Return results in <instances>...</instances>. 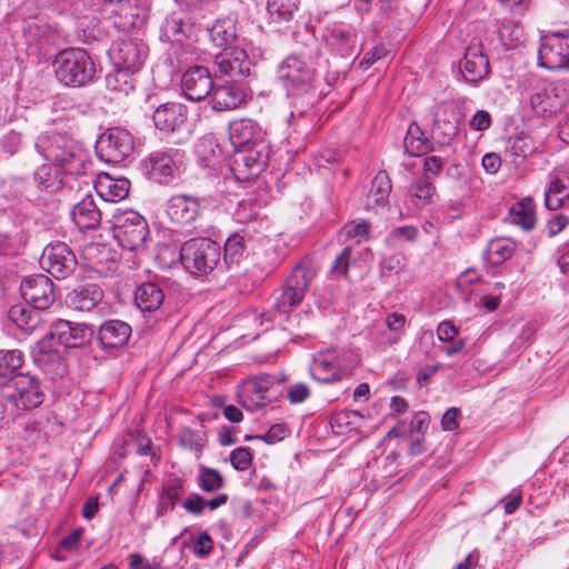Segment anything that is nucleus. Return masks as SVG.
<instances>
[{
	"mask_svg": "<svg viewBox=\"0 0 569 569\" xmlns=\"http://www.w3.org/2000/svg\"><path fill=\"white\" fill-rule=\"evenodd\" d=\"M499 37L507 49L516 48L523 38V28L512 20H505L499 27Z\"/></svg>",
	"mask_w": 569,
	"mask_h": 569,
	"instance_id": "a18cd8bd",
	"label": "nucleus"
},
{
	"mask_svg": "<svg viewBox=\"0 0 569 569\" xmlns=\"http://www.w3.org/2000/svg\"><path fill=\"white\" fill-rule=\"evenodd\" d=\"M538 63L549 70L569 69V33H551L542 37L538 50Z\"/></svg>",
	"mask_w": 569,
	"mask_h": 569,
	"instance_id": "ddd939ff",
	"label": "nucleus"
},
{
	"mask_svg": "<svg viewBox=\"0 0 569 569\" xmlns=\"http://www.w3.org/2000/svg\"><path fill=\"white\" fill-rule=\"evenodd\" d=\"M369 230L370 224L363 219H358L345 224L339 237L340 239L345 238V240H353L356 243H361L369 239Z\"/></svg>",
	"mask_w": 569,
	"mask_h": 569,
	"instance_id": "49530a36",
	"label": "nucleus"
},
{
	"mask_svg": "<svg viewBox=\"0 0 569 569\" xmlns=\"http://www.w3.org/2000/svg\"><path fill=\"white\" fill-rule=\"evenodd\" d=\"M511 153L515 157L526 159L535 150L532 142L526 137H517L510 144Z\"/></svg>",
	"mask_w": 569,
	"mask_h": 569,
	"instance_id": "864d4df0",
	"label": "nucleus"
},
{
	"mask_svg": "<svg viewBox=\"0 0 569 569\" xmlns=\"http://www.w3.org/2000/svg\"><path fill=\"white\" fill-rule=\"evenodd\" d=\"M162 37L171 42H182L188 37L186 24L177 16L168 17L161 27Z\"/></svg>",
	"mask_w": 569,
	"mask_h": 569,
	"instance_id": "de8ad7c7",
	"label": "nucleus"
},
{
	"mask_svg": "<svg viewBox=\"0 0 569 569\" xmlns=\"http://www.w3.org/2000/svg\"><path fill=\"white\" fill-rule=\"evenodd\" d=\"M179 260L190 274L208 276L220 266L221 248L209 238L190 239L181 246Z\"/></svg>",
	"mask_w": 569,
	"mask_h": 569,
	"instance_id": "39448f33",
	"label": "nucleus"
},
{
	"mask_svg": "<svg viewBox=\"0 0 569 569\" xmlns=\"http://www.w3.org/2000/svg\"><path fill=\"white\" fill-rule=\"evenodd\" d=\"M469 126L472 130L483 131L491 126V116L486 110L477 111L469 121Z\"/></svg>",
	"mask_w": 569,
	"mask_h": 569,
	"instance_id": "680f3d73",
	"label": "nucleus"
},
{
	"mask_svg": "<svg viewBox=\"0 0 569 569\" xmlns=\"http://www.w3.org/2000/svg\"><path fill=\"white\" fill-rule=\"evenodd\" d=\"M36 150L64 174H81L88 162V153L81 143L66 133L46 132L34 142Z\"/></svg>",
	"mask_w": 569,
	"mask_h": 569,
	"instance_id": "7ed1b4c3",
	"label": "nucleus"
},
{
	"mask_svg": "<svg viewBox=\"0 0 569 569\" xmlns=\"http://www.w3.org/2000/svg\"><path fill=\"white\" fill-rule=\"evenodd\" d=\"M63 174L64 173L61 172L58 167L53 169L49 164H42L34 172V180L41 190L48 192L49 194H53L62 189L64 184L62 179Z\"/></svg>",
	"mask_w": 569,
	"mask_h": 569,
	"instance_id": "c9c22d12",
	"label": "nucleus"
},
{
	"mask_svg": "<svg viewBox=\"0 0 569 569\" xmlns=\"http://www.w3.org/2000/svg\"><path fill=\"white\" fill-rule=\"evenodd\" d=\"M230 462L238 471L249 469L252 463V451L247 447L236 448L230 455Z\"/></svg>",
	"mask_w": 569,
	"mask_h": 569,
	"instance_id": "3c124183",
	"label": "nucleus"
},
{
	"mask_svg": "<svg viewBox=\"0 0 569 569\" xmlns=\"http://www.w3.org/2000/svg\"><path fill=\"white\" fill-rule=\"evenodd\" d=\"M1 392L17 416L19 411L36 408L43 401L40 381L30 373H17Z\"/></svg>",
	"mask_w": 569,
	"mask_h": 569,
	"instance_id": "6e6552de",
	"label": "nucleus"
},
{
	"mask_svg": "<svg viewBox=\"0 0 569 569\" xmlns=\"http://www.w3.org/2000/svg\"><path fill=\"white\" fill-rule=\"evenodd\" d=\"M289 435V429L284 423H276L260 438L267 443H276L283 440Z\"/></svg>",
	"mask_w": 569,
	"mask_h": 569,
	"instance_id": "bf43d9fd",
	"label": "nucleus"
},
{
	"mask_svg": "<svg viewBox=\"0 0 569 569\" xmlns=\"http://www.w3.org/2000/svg\"><path fill=\"white\" fill-rule=\"evenodd\" d=\"M71 213L87 214V213H101V211L94 203L93 196L87 194L86 197H83V199L81 201H79L78 203H76L73 206Z\"/></svg>",
	"mask_w": 569,
	"mask_h": 569,
	"instance_id": "e2e57ef3",
	"label": "nucleus"
},
{
	"mask_svg": "<svg viewBox=\"0 0 569 569\" xmlns=\"http://www.w3.org/2000/svg\"><path fill=\"white\" fill-rule=\"evenodd\" d=\"M219 79L244 82L251 76L252 62L248 53L240 48H232L214 57Z\"/></svg>",
	"mask_w": 569,
	"mask_h": 569,
	"instance_id": "2eb2a0df",
	"label": "nucleus"
},
{
	"mask_svg": "<svg viewBox=\"0 0 569 569\" xmlns=\"http://www.w3.org/2000/svg\"><path fill=\"white\" fill-rule=\"evenodd\" d=\"M179 443L181 447L200 452L203 447V440L199 433L191 428H183L180 432Z\"/></svg>",
	"mask_w": 569,
	"mask_h": 569,
	"instance_id": "603ef678",
	"label": "nucleus"
},
{
	"mask_svg": "<svg viewBox=\"0 0 569 569\" xmlns=\"http://www.w3.org/2000/svg\"><path fill=\"white\" fill-rule=\"evenodd\" d=\"M516 250V244L509 238L491 240L486 249L485 259L492 266H499L510 259Z\"/></svg>",
	"mask_w": 569,
	"mask_h": 569,
	"instance_id": "e433bc0d",
	"label": "nucleus"
},
{
	"mask_svg": "<svg viewBox=\"0 0 569 569\" xmlns=\"http://www.w3.org/2000/svg\"><path fill=\"white\" fill-rule=\"evenodd\" d=\"M71 221L81 233L94 231L100 228L108 230V227L101 223V216H71Z\"/></svg>",
	"mask_w": 569,
	"mask_h": 569,
	"instance_id": "8fccbe9b",
	"label": "nucleus"
},
{
	"mask_svg": "<svg viewBox=\"0 0 569 569\" xmlns=\"http://www.w3.org/2000/svg\"><path fill=\"white\" fill-rule=\"evenodd\" d=\"M351 247L343 248L340 254L335 259L333 264L331 267V272H333L338 277L346 276L348 273L349 259L351 257Z\"/></svg>",
	"mask_w": 569,
	"mask_h": 569,
	"instance_id": "6e6d98bb",
	"label": "nucleus"
},
{
	"mask_svg": "<svg viewBox=\"0 0 569 569\" xmlns=\"http://www.w3.org/2000/svg\"><path fill=\"white\" fill-rule=\"evenodd\" d=\"M403 148L406 153L420 157L431 150V142L425 137L420 127L416 122H412L403 139Z\"/></svg>",
	"mask_w": 569,
	"mask_h": 569,
	"instance_id": "4c0bfd02",
	"label": "nucleus"
},
{
	"mask_svg": "<svg viewBox=\"0 0 569 569\" xmlns=\"http://www.w3.org/2000/svg\"><path fill=\"white\" fill-rule=\"evenodd\" d=\"M187 108L177 102H167L159 106L152 116L154 126L163 132H176L187 121Z\"/></svg>",
	"mask_w": 569,
	"mask_h": 569,
	"instance_id": "b1692460",
	"label": "nucleus"
},
{
	"mask_svg": "<svg viewBox=\"0 0 569 569\" xmlns=\"http://www.w3.org/2000/svg\"><path fill=\"white\" fill-rule=\"evenodd\" d=\"M391 189L392 183L387 171H379L372 179L370 189L362 200V209L376 212L390 210Z\"/></svg>",
	"mask_w": 569,
	"mask_h": 569,
	"instance_id": "412c9836",
	"label": "nucleus"
},
{
	"mask_svg": "<svg viewBox=\"0 0 569 569\" xmlns=\"http://www.w3.org/2000/svg\"><path fill=\"white\" fill-rule=\"evenodd\" d=\"M506 513H513L522 503V493L520 490H512L509 497L502 499Z\"/></svg>",
	"mask_w": 569,
	"mask_h": 569,
	"instance_id": "338daca9",
	"label": "nucleus"
},
{
	"mask_svg": "<svg viewBox=\"0 0 569 569\" xmlns=\"http://www.w3.org/2000/svg\"><path fill=\"white\" fill-rule=\"evenodd\" d=\"M210 39L212 43L224 51L231 50L237 40V26L234 19L227 17L218 19L210 29Z\"/></svg>",
	"mask_w": 569,
	"mask_h": 569,
	"instance_id": "72a5a7b5",
	"label": "nucleus"
},
{
	"mask_svg": "<svg viewBox=\"0 0 569 569\" xmlns=\"http://www.w3.org/2000/svg\"><path fill=\"white\" fill-rule=\"evenodd\" d=\"M388 53L389 51L383 44H377L363 56L360 61V67L367 69L377 61L387 58Z\"/></svg>",
	"mask_w": 569,
	"mask_h": 569,
	"instance_id": "4d7b16f0",
	"label": "nucleus"
},
{
	"mask_svg": "<svg viewBox=\"0 0 569 569\" xmlns=\"http://www.w3.org/2000/svg\"><path fill=\"white\" fill-rule=\"evenodd\" d=\"M277 77L292 100L290 117H303L315 102L316 68L301 57L291 54L279 64Z\"/></svg>",
	"mask_w": 569,
	"mask_h": 569,
	"instance_id": "f03ea898",
	"label": "nucleus"
},
{
	"mask_svg": "<svg viewBox=\"0 0 569 569\" xmlns=\"http://www.w3.org/2000/svg\"><path fill=\"white\" fill-rule=\"evenodd\" d=\"M490 70L489 60L483 54L480 46L467 48L463 59L460 62V72L465 81L478 83L483 80Z\"/></svg>",
	"mask_w": 569,
	"mask_h": 569,
	"instance_id": "5701e85b",
	"label": "nucleus"
},
{
	"mask_svg": "<svg viewBox=\"0 0 569 569\" xmlns=\"http://www.w3.org/2000/svg\"><path fill=\"white\" fill-rule=\"evenodd\" d=\"M21 296L34 309L46 310L56 300L52 280L46 274H33L20 284Z\"/></svg>",
	"mask_w": 569,
	"mask_h": 569,
	"instance_id": "f3484780",
	"label": "nucleus"
},
{
	"mask_svg": "<svg viewBox=\"0 0 569 569\" xmlns=\"http://www.w3.org/2000/svg\"><path fill=\"white\" fill-rule=\"evenodd\" d=\"M158 260L162 268H172L180 262L179 252L170 247H163L158 254Z\"/></svg>",
	"mask_w": 569,
	"mask_h": 569,
	"instance_id": "0e129e2a",
	"label": "nucleus"
},
{
	"mask_svg": "<svg viewBox=\"0 0 569 569\" xmlns=\"http://www.w3.org/2000/svg\"><path fill=\"white\" fill-rule=\"evenodd\" d=\"M569 200V177L560 178L550 174L548 189L545 192V204L549 211L566 208V201Z\"/></svg>",
	"mask_w": 569,
	"mask_h": 569,
	"instance_id": "473e14b6",
	"label": "nucleus"
},
{
	"mask_svg": "<svg viewBox=\"0 0 569 569\" xmlns=\"http://www.w3.org/2000/svg\"><path fill=\"white\" fill-rule=\"evenodd\" d=\"M114 221H109L108 232L118 243L127 250H136L143 246L149 234L148 222L143 216L126 218L114 216Z\"/></svg>",
	"mask_w": 569,
	"mask_h": 569,
	"instance_id": "9b49d317",
	"label": "nucleus"
},
{
	"mask_svg": "<svg viewBox=\"0 0 569 569\" xmlns=\"http://www.w3.org/2000/svg\"><path fill=\"white\" fill-rule=\"evenodd\" d=\"M316 273L311 260L307 258L293 267L276 300V308L279 312L288 313L302 302Z\"/></svg>",
	"mask_w": 569,
	"mask_h": 569,
	"instance_id": "0eeeda50",
	"label": "nucleus"
},
{
	"mask_svg": "<svg viewBox=\"0 0 569 569\" xmlns=\"http://www.w3.org/2000/svg\"><path fill=\"white\" fill-rule=\"evenodd\" d=\"M102 289L96 283L80 284L67 297V302L76 310H90L102 299Z\"/></svg>",
	"mask_w": 569,
	"mask_h": 569,
	"instance_id": "7c9ffc66",
	"label": "nucleus"
},
{
	"mask_svg": "<svg viewBox=\"0 0 569 569\" xmlns=\"http://www.w3.org/2000/svg\"><path fill=\"white\" fill-rule=\"evenodd\" d=\"M132 74L129 70L114 68V71L106 77V86L109 90L129 94L134 90Z\"/></svg>",
	"mask_w": 569,
	"mask_h": 569,
	"instance_id": "37998d69",
	"label": "nucleus"
},
{
	"mask_svg": "<svg viewBox=\"0 0 569 569\" xmlns=\"http://www.w3.org/2000/svg\"><path fill=\"white\" fill-rule=\"evenodd\" d=\"M23 363V355L19 350H0V386L2 389L16 376Z\"/></svg>",
	"mask_w": 569,
	"mask_h": 569,
	"instance_id": "58836bf2",
	"label": "nucleus"
},
{
	"mask_svg": "<svg viewBox=\"0 0 569 569\" xmlns=\"http://www.w3.org/2000/svg\"><path fill=\"white\" fill-rule=\"evenodd\" d=\"M133 148L134 140L128 130L110 128L97 140L96 153L107 163H119L129 157Z\"/></svg>",
	"mask_w": 569,
	"mask_h": 569,
	"instance_id": "9d476101",
	"label": "nucleus"
},
{
	"mask_svg": "<svg viewBox=\"0 0 569 569\" xmlns=\"http://www.w3.org/2000/svg\"><path fill=\"white\" fill-rule=\"evenodd\" d=\"M41 310L26 303H16L8 310V318L22 332L30 335L40 329L43 323Z\"/></svg>",
	"mask_w": 569,
	"mask_h": 569,
	"instance_id": "a878e982",
	"label": "nucleus"
},
{
	"mask_svg": "<svg viewBox=\"0 0 569 569\" xmlns=\"http://www.w3.org/2000/svg\"><path fill=\"white\" fill-rule=\"evenodd\" d=\"M356 413L352 411H341L339 413H336L330 419V425L333 430H336L337 433L345 432V429L351 423L350 417L355 416Z\"/></svg>",
	"mask_w": 569,
	"mask_h": 569,
	"instance_id": "69168bd1",
	"label": "nucleus"
},
{
	"mask_svg": "<svg viewBox=\"0 0 569 569\" xmlns=\"http://www.w3.org/2000/svg\"><path fill=\"white\" fill-rule=\"evenodd\" d=\"M186 152L177 148H167L149 154L143 160V169L149 180L169 184L181 178L186 170Z\"/></svg>",
	"mask_w": 569,
	"mask_h": 569,
	"instance_id": "423d86ee",
	"label": "nucleus"
},
{
	"mask_svg": "<svg viewBox=\"0 0 569 569\" xmlns=\"http://www.w3.org/2000/svg\"><path fill=\"white\" fill-rule=\"evenodd\" d=\"M52 66L57 79L68 87H81L91 81L96 73L94 62L86 50L64 49L56 54Z\"/></svg>",
	"mask_w": 569,
	"mask_h": 569,
	"instance_id": "20e7f679",
	"label": "nucleus"
},
{
	"mask_svg": "<svg viewBox=\"0 0 569 569\" xmlns=\"http://www.w3.org/2000/svg\"><path fill=\"white\" fill-rule=\"evenodd\" d=\"M312 378L321 383H333L342 379V371L332 352H318L310 367Z\"/></svg>",
	"mask_w": 569,
	"mask_h": 569,
	"instance_id": "393cba45",
	"label": "nucleus"
},
{
	"mask_svg": "<svg viewBox=\"0 0 569 569\" xmlns=\"http://www.w3.org/2000/svg\"><path fill=\"white\" fill-rule=\"evenodd\" d=\"M163 299L162 289L153 282L142 283L134 292L136 305L141 311L151 312L157 310L162 305Z\"/></svg>",
	"mask_w": 569,
	"mask_h": 569,
	"instance_id": "f704fd0d",
	"label": "nucleus"
},
{
	"mask_svg": "<svg viewBox=\"0 0 569 569\" xmlns=\"http://www.w3.org/2000/svg\"><path fill=\"white\" fill-rule=\"evenodd\" d=\"M40 264L57 278H66L77 266V258L64 242L48 244L40 258Z\"/></svg>",
	"mask_w": 569,
	"mask_h": 569,
	"instance_id": "a211bd4d",
	"label": "nucleus"
},
{
	"mask_svg": "<svg viewBox=\"0 0 569 569\" xmlns=\"http://www.w3.org/2000/svg\"><path fill=\"white\" fill-rule=\"evenodd\" d=\"M249 96L246 82L221 80L213 86L210 104L214 111L234 110L242 106Z\"/></svg>",
	"mask_w": 569,
	"mask_h": 569,
	"instance_id": "6ab92c4d",
	"label": "nucleus"
},
{
	"mask_svg": "<svg viewBox=\"0 0 569 569\" xmlns=\"http://www.w3.org/2000/svg\"><path fill=\"white\" fill-rule=\"evenodd\" d=\"M213 86L211 73L203 66L189 68L181 79V90L191 101H201L211 96Z\"/></svg>",
	"mask_w": 569,
	"mask_h": 569,
	"instance_id": "aec40b11",
	"label": "nucleus"
},
{
	"mask_svg": "<svg viewBox=\"0 0 569 569\" xmlns=\"http://www.w3.org/2000/svg\"><path fill=\"white\" fill-rule=\"evenodd\" d=\"M299 8V0H268L267 9L277 22H289Z\"/></svg>",
	"mask_w": 569,
	"mask_h": 569,
	"instance_id": "ea45409f",
	"label": "nucleus"
},
{
	"mask_svg": "<svg viewBox=\"0 0 569 569\" xmlns=\"http://www.w3.org/2000/svg\"><path fill=\"white\" fill-rule=\"evenodd\" d=\"M402 258L400 256H391L388 259H385L380 264L381 276L386 279L390 278L393 272H397V269L401 264Z\"/></svg>",
	"mask_w": 569,
	"mask_h": 569,
	"instance_id": "774afa93",
	"label": "nucleus"
},
{
	"mask_svg": "<svg viewBox=\"0 0 569 569\" xmlns=\"http://www.w3.org/2000/svg\"><path fill=\"white\" fill-rule=\"evenodd\" d=\"M131 336V327L121 320H109L99 329V340L104 349L123 347Z\"/></svg>",
	"mask_w": 569,
	"mask_h": 569,
	"instance_id": "c85d7f7f",
	"label": "nucleus"
},
{
	"mask_svg": "<svg viewBox=\"0 0 569 569\" xmlns=\"http://www.w3.org/2000/svg\"><path fill=\"white\" fill-rule=\"evenodd\" d=\"M229 139L234 149H242L249 152L243 157L247 166L251 167L250 161H252L257 172L263 169L264 161H258L252 153L253 148L263 142V131L257 122L250 119H240L231 122Z\"/></svg>",
	"mask_w": 569,
	"mask_h": 569,
	"instance_id": "1a4fd4ad",
	"label": "nucleus"
},
{
	"mask_svg": "<svg viewBox=\"0 0 569 569\" xmlns=\"http://www.w3.org/2000/svg\"><path fill=\"white\" fill-rule=\"evenodd\" d=\"M273 378L270 376H259L249 378L241 382L238 390V398L241 406L254 411L272 401L270 393Z\"/></svg>",
	"mask_w": 569,
	"mask_h": 569,
	"instance_id": "dca6fc26",
	"label": "nucleus"
},
{
	"mask_svg": "<svg viewBox=\"0 0 569 569\" xmlns=\"http://www.w3.org/2000/svg\"><path fill=\"white\" fill-rule=\"evenodd\" d=\"M213 542L207 532H201L193 543V552L196 556L203 558L212 550Z\"/></svg>",
	"mask_w": 569,
	"mask_h": 569,
	"instance_id": "052dcab7",
	"label": "nucleus"
},
{
	"mask_svg": "<svg viewBox=\"0 0 569 569\" xmlns=\"http://www.w3.org/2000/svg\"><path fill=\"white\" fill-rule=\"evenodd\" d=\"M197 482L204 492H214L223 488L224 479L222 475L213 468L199 466Z\"/></svg>",
	"mask_w": 569,
	"mask_h": 569,
	"instance_id": "79ce46f5",
	"label": "nucleus"
},
{
	"mask_svg": "<svg viewBox=\"0 0 569 569\" xmlns=\"http://www.w3.org/2000/svg\"><path fill=\"white\" fill-rule=\"evenodd\" d=\"M433 197V186L427 180H421L412 187L410 202L416 210H429L426 206L432 203Z\"/></svg>",
	"mask_w": 569,
	"mask_h": 569,
	"instance_id": "c03bdc74",
	"label": "nucleus"
},
{
	"mask_svg": "<svg viewBox=\"0 0 569 569\" xmlns=\"http://www.w3.org/2000/svg\"><path fill=\"white\" fill-rule=\"evenodd\" d=\"M458 121L435 119L432 132L441 144H449L458 134Z\"/></svg>",
	"mask_w": 569,
	"mask_h": 569,
	"instance_id": "09e8293b",
	"label": "nucleus"
},
{
	"mask_svg": "<svg viewBox=\"0 0 569 569\" xmlns=\"http://www.w3.org/2000/svg\"><path fill=\"white\" fill-rule=\"evenodd\" d=\"M148 56L147 44L133 38H122L113 41L109 57L114 68H121L134 73L139 71Z\"/></svg>",
	"mask_w": 569,
	"mask_h": 569,
	"instance_id": "f8f14e48",
	"label": "nucleus"
},
{
	"mask_svg": "<svg viewBox=\"0 0 569 569\" xmlns=\"http://www.w3.org/2000/svg\"><path fill=\"white\" fill-rule=\"evenodd\" d=\"M529 103L537 114L556 112L561 106L557 88L546 80H538L532 86L529 92Z\"/></svg>",
	"mask_w": 569,
	"mask_h": 569,
	"instance_id": "4be33fe9",
	"label": "nucleus"
},
{
	"mask_svg": "<svg viewBox=\"0 0 569 569\" xmlns=\"http://www.w3.org/2000/svg\"><path fill=\"white\" fill-rule=\"evenodd\" d=\"M130 182L128 179H113L104 173L99 176L96 190L99 197L106 202H118L129 193Z\"/></svg>",
	"mask_w": 569,
	"mask_h": 569,
	"instance_id": "2f4dec72",
	"label": "nucleus"
},
{
	"mask_svg": "<svg viewBox=\"0 0 569 569\" xmlns=\"http://www.w3.org/2000/svg\"><path fill=\"white\" fill-rule=\"evenodd\" d=\"M184 481L179 477L172 476L163 481L157 506V515L162 517L167 512L172 511L176 503L184 495Z\"/></svg>",
	"mask_w": 569,
	"mask_h": 569,
	"instance_id": "c756f323",
	"label": "nucleus"
},
{
	"mask_svg": "<svg viewBox=\"0 0 569 569\" xmlns=\"http://www.w3.org/2000/svg\"><path fill=\"white\" fill-rule=\"evenodd\" d=\"M111 13L114 27L121 31L141 29L147 21V13L138 11L128 0L116 3Z\"/></svg>",
	"mask_w": 569,
	"mask_h": 569,
	"instance_id": "bb28decb",
	"label": "nucleus"
},
{
	"mask_svg": "<svg viewBox=\"0 0 569 569\" xmlns=\"http://www.w3.org/2000/svg\"><path fill=\"white\" fill-rule=\"evenodd\" d=\"M93 336L94 330L86 323L58 319L50 325L49 332L32 348L33 362L50 378L62 377L67 369L53 340L66 348H81L88 345Z\"/></svg>",
	"mask_w": 569,
	"mask_h": 569,
	"instance_id": "f257e3e1",
	"label": "nucleus"
},
{
	"mask_svg": "<svg viewBox=\"0 0 569 569\" xmlns=\"http://www.w3.org/2000/svg\"><path fill=\"white\" fill-rule=\"evenodd\" d=\"M129 569H161L160 563L153 559L151 562L141 553L129 555Z\"/></svg>",
	"mask_w": 569,
	"mask_h": 569,
	"instance_id": "13d9d810",
	"label": "nucleus"
},
{
	"mask_svg": "<svg viewBox=\"0 0 569 569\" xmlns=\"http://www.w3.org/2000/svg\"><path fill=\"white\" fill-rule=\"evenodd\" d=\"M247 251V241L240 233L229 236L224 242L223 261L227 264L239 263Z\"/></svg>",
	"mask_w": 569,
	"mask_h": 569,
	"instance_id": "a19ab883",
	"label": "nucleus"
},
{
	"mask_svg": "<svg viewBox=\"0 0 569 569\" xmlns=\"http://www.w3.org/2000/svg\"><path fill=\"white\" fill-rule=\"evenodd\" d=\"M212 200L198 198L187 193L171 196L167 201V213H198L199 211L216 210Z\"/></svg>",
	"mask_w": 569,
	"mask_h": 569,
	"instance_id": "cd10ccee",
	"label": "nucleus"
},
{
	"mask_svg": "<svg viewBox=\"0 0 569 569\" xmlns=\"http://www.w3.org/2000/svg\"><path fill=\"white\" fill-rule=\"evenodd\" d=\"M81 261L86 269L99 277H111L118 272L117 252L106 243L90 242L81 250Z\"/></svg>",
	"mask_w": 569,
	"mask_h": 569,
	"instance_id": "4468645a",
	"label": "nucleus"
},
{
	"mask_svg": "<svg viewBox=\"0 0 569 569\" xmlns=\"http://www.w3.org/2000/svg\"><path fill=\"white\" fill-rule=\"evenodd\" d=\"M183 509L193 515L201 516L206 508V499L199 493H191L183 502Z\"/></svg>",
	"mask_w": 569,
	"mask_h": 569,
	"instance_id": "5fc2aeb1",
	"label": "nucleus"
}]
</instances>
